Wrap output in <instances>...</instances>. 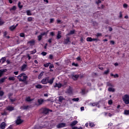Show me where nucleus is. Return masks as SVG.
I'll return each instance as SVG.
<instances>
[{"mask_svg":"<svg viewBox=\"0 0 129 129\" xmlns=\"http://www.w3.org/2000/svg\"><path fill=\"white\" fill-rule=\"evenodd\" d=\"M44 101H45V100H44L42 99H39L38 100V102L39 105L43 104V103H44Z\"/></svg>","mask_w":129,"mask_h":129,"instance_id":"15","label":"nucleus"},{"mask_svg":"<svg viewBox=\"0 0 129 129\" xmlns=\"http://www.w3.org/2000/svg\"><path fill=\"white\" fill-rule=\"evenodd\" d=\"M63 97L62 96H60L59 98H58V100L59 101H60V102H61V101H62V100H63Z\"/></svg>","mask_w":129,"mask_h":129,"instance_id":"44","label":"nucleus"},{"mask_svg":"<svg viewBox=\"0 0 129 129\" xmlns=\"http://www.w3.org/2000/svg\"><path fill=\"white\" fill-rule=\"evenodd\" d=\"M128 114H129V110H125L124 111V114H125V115H128Z\"/></svg>","mask_w":129,"mask_h":129,"instance_id":"34","label":"nucleus"},{"mask_svg":"<svg viewBox=\"0 0 129 129\" xmlns=\"http://www.w3.org/2000/svg\"><path fill=\"white\" fill-rule=\"evenodd\" d=\"M18 7H19V9L23 8V5H21V2L18 3Z\"/></svg>","mask_w":129,"mask_h":129,"instance_id":"36","label":"nucleus"},{"mask_svg":"<svg viewBox=\"0 0 129 129\" xmlns=\"http://www.w3.org/2000/svg\"><path fill=\"white\" fill-rule=\"evenodd\" d=\"M26 101H32V99L29 97H28L26 98Z\"/></svg>","mask_w":129,"mask_h":129,"instance_id":"38","label":"nucleus"},{"mask_svg":"<svg viewBox=\"0 0 129 129\" xmlns=\"http://www.w3.org/2000/svg\"><path fill=\"white\" fill-rule=\"evenodd\" d=\"M54 87H58V88H60L62 87V84L60 83H56V85L54 86Z\"/></svg>","mask_w":129,"mask_h":129,"instance_id":"23","label":"nucleus"},{"mask_svg":"<svg viewBox=\"0 0 129 129\" xmlns=\"http://www.w3.org/2000/svg\"><path fill=\"white\" fill-rule=\"evenodd\" d=\"M6 125H7V124L5 122H2L0 125V127L2 129H5L6 127Z\"/></svg>","mask_w":129,"mask_h":129,"instance_id":"12","label":"nucleus"},{"mask_svg":"<svg viewBox=\"0 0 129 129\" xmlns=\"http://www.w3.org/2000/svg\"><path fill=\"white\" fill-rule=\"evenodd\" d=\"M17 78L19 81L25 82L27 80L28 77L26 76V74L22 73L17 77Z\"/></svg>","mask_w":129,"mask_h":129,"instance_id":"1","label":"nucleus"},{"mask_svg":"<svg viewBox=\"0 0 129 129\" xmlns=\"http://www.w3.org/2000/svg\"><path fill=\"white\" fill-rule=\"evenodd\" d=\"M28 44H29V45H30V46H33L34 45H35V40H32L31 41H28Z\"/></svg>","mask_w":129,"mask_h":129,"instance_id":"14","label":"nucleus"},{"mask_svg":"<svg viewBox=\"0 0 129 129\" xmlns=\"http://www.w3.org/2000/svg\"><path fill=\"white\" fill-rule=\"evenodd\" d=\"M74 33H75V30H72L69 34H68L67 36H69V35H73Z\"/></svg>","mask_w":129,"mask_h":129,"instance_id":"32","label":"nucleus"},{"mask_svg":"<svg viewBox=\"0 0 129 129\" xmlns=\"http://www.w3.org/2000/svg\"><path fill=\"white\" fill-rule=\"evenodd\" d=\"M7 109L9 110V111H12V110H14V108L12 106H8Z\"/></svg>","mask_w":129,"mask_h":129,"instance_id":"29","label":"nucleus"},{"mask_svg":"<svg viewBox=\"0 0 129 129\" xmlns=\"http://www.w3.org/2000/svg\"><path fill=\"white\" fill-rule=\"evenodd\" d=\"M4 24V21L2 20L1 18H0V26H2V25H3Z\"/></svg>","mask_w":129,"mask_h":129,"instance_id":"46","label":"nucleus"},{"mask_svg":"<svg viewBox=\"0 0 129 129\" xmlns=\"http://www.w3.org/2000/svg\"><path fill=\"white\" fill-rule=\"evenodd\" d=\"M50 64H51L50 62L46 63L44 64V67H48L49 65H50Z\"/></svg>","mask_w":129,"mask_h":129,"instance_id":"39","label":"nucleus"},{"mask_svg":"<svg viewBox=\"0 0 129 129\" xmlns=\"http://www.w3.org/2000/svg\"><path fill=\"white\" fill-rule=\"evenodd\" d=\"M119 17L120 18H122V14H121V12H120V13H119Z\"/></svg>","mask_w":129,"mask_h":129,"instance_id":"59","label":"nucleus"},{"mask_svg":"<svg viewBox=\"0 0 129 129\" xmlns=\"http://www.w3.org/2000/svg\"><path fill=\"white\" fill-rule=\"evenodd\" d=\"M7 35H8V32L7 31H5L4 32V37L5 38H7V39H10L9 36H7Z\"/></svg>","mask_w":129,"mask_h":129,"instance_id":"33","label":"nucleus"},{"mask_svg":"<svg viewBox=\"0 0 129 129\" xmlns=\"http://www.w3.org/2000/svg\"><path fill=\"white\" fill-rule=\"evenodd\" d=\"M41 111L43 113H44L45 114H47V113H48V112H49V111L52 112V110H49L47 108H42L41 109Z\"/></svg>","mask_w":129,"mask_h":129,"instance_id":"5","label":"nucleus"},{"mask_svg":"<svg viewBox=\"0 0 129 129\" xmlns=\"http://www.w3.org/2000/svg\"><path fill=\"white\" fill-rule=\"evenodd\" d=\"M14 74L15 75H18V74H19V72H14Z\"/></svg>","mask_w":129,"mask_h":129,"instance_id":"63","label":"nucleus"},{"mask_svg":"<svg viewBox=\"0 0 129 129\" xmlns=\"http://www.w3.org/2000/svg\"><path fill=\"white\" fill-rule=\"evenodd\" d=\"M123 101L124 102L125 104H129V95H124L122 96Z\"/></svg>","mask_w":129,"mask_h":129,"instance_id":"2","label":"nucleus"},{"mask_svg":"<svg viewBox=\"0 0 129 129\" xmlns=\"http://www.w3.org/2000/svg\"><path fill=\"white\" fill-rule=\"evenodd\" d=\"M77 123H78V121L77 120H74L71 123L70 125L73 126V125H75L77 124Z\"/></svg>","mask_w":129,"mask_h":129,"instance_id":"16","label":"nucleus"},{"mask_svg":"<svg viewBox=\"0 0 129 129\" xmlns=\"http://www.w3.org/2000/svg\"><path fill=\"white\" fill-rule=\"evenodd\" d=\"M21 71H26L27 70V65L26 64H23L21 68Z\"/></svg>","mask_w":129,"mask_h":129,"instance_id":"10","label":"nucleus"},{"mask_svg":"<svg viewBox=\"0 0 129 129\" xmlns=\"http://www.w3.org/2000/svg\"><path fill=\"white\" fill-rule=\"evenodd\" d=\"M73 101H79V98H73L72 99Z\"/></svg>","mask_w":129,"mask_h":129,"instance_id":"37","label":"nucleus"},{"mask_svg":"<svg viewBox=\"0 0 129 129\" xmlns=\"http://www.w3.org/2000/svg\"><path fill=\"white\" fill-rule=\"evenodd\" d=\"M44 75L43 72H42L39 75H38V79H41L42 77Z\"/></svg>","mask_w":129,"mask_h":129,"instance_id":"26","label":"nucleus"},{"mask_svg":"<svg viewBox=\"0 0 129 129\" xmlns=\"http://www.w3.org/2000/svg\"><path fill=\"white\" fill-rule=\"evenodd\" d=\"M4 94V91H0V96H3Z\"/></svg>","mask_w":129,"mask_h":129,"instance_id":"48","label":"nucleus"},{"mask_svg":"<svg viewBox=\"0 0 129 129\" xmlns=\"http://www.w3.org/2000/svg\"><path fill=\"white\" fill-rule=\"evenodd\" d=\"M18 26H19L18 24H17L16 26L13 25L10 27V30H11V31H14L15 29H16L17 27H18Z\"/></svg>","mask_w":129,"mask_h":129,"instance_id":"9","label":"nucleus"},{"mask_svg":"<svg viewBox=\"0 0 129 129\" xmlns=\"http://www.w3.org/2000/svg\"><path fill=\"white\" fill-rule=\"evenodd\" d=\"M108 91H110V92H114L115 90L114 89V88H113L112 87H110L108 88Z\"/></svg>","mask_w":129,"mask_h":129,"instance_id":"24","label":"nucleus"},{"mask_svg":"<svg viewBox=\"0 0 129 129\" xmlns=\"http://www.w3.org/2000/svg\"><path fill=\"white\" fill-rule=\"evenodd\" d=\"M123 8H124V9H126V8H127V5L124 4L123 5Z\"/></svg>","mask_w":129,"mask_h":129,"instance_id":"56","label":"nucleus"},{"mask_svg":"<svg viewBox=\"0 0 129 129\" xmlns=\"http://www.w3.org/2000/svg\"><path fill=\"white\" fill-rule=\"evenodd\" d=\"M27 16H32V13L31 12V11L27 10L26 11Z\"/></svg>","mask_w":129,"mask_h":129,"instance_id":"31","label":"nucleus"},{"mask_svg":"<svg viewBox=\"0 0 129 129\" xmlns=\"http://www.w3.org/2000/svg\"><path fill=\"white\" fill-rule=\"evenodd\" d=\"M78 77H79V76H78V75L72 76V78L74 79V80H77V78H78Z\"/></svg>","mask_w":129,"mask_h":129,"instance_id":"22","label":"nucleus"},{"mask_svg":"<svg viewBox=\"0 0 129 129\" xmlns=\"http://www.w3.org/2000/svg\"><path fill=\"white\" fill-rule=\"evenodd\" d=\"M36 49H34L33 51L30 52V54L34 55V54H35V53H36Z\"/></svg>","mask_w":129,"mask_h":129,"instance_id":"43","label":"nucleus"},{"mask_svg":"<svg viewBox=\"0 0 129 129\" xmlns=\"http://www.w3.org/2000/svg\"><path fill=\"white\" fill-rule=\"evenodd\" d=\"M49 82V77H46L41 80L42 84H47Z\"/></svg>","mask_w":129,"mask_h":129,"instance_id":"4","label":"nucleus"},{"mask_svg":"<svg viewBox=\"0 0 129 129\" xmlns=\"http://www.w3.org/2000/svg\"><path fill=\"white\" fill-rule=\"evenodd\" d=\"M72 129H82V127H80L78 128V127L75 126V127H73Z\"/></svg>","mask_w":129,"mask_h":129,"instance_id":"47","label":"nucleus"},{"mask_svg":"<svg viewBox=\"0 0 129 129\" xmlns=\"http://www.w3.org/2000/svg\"><path fill=\"white\" fill-rule=\"evenodd\" d=\"M49 58V59H53V55L50 54Z\"/></svg>","mask_w":129,"mask_h":129,"instance_id":"60","label":"nucleus"},{"mask_svg":"<svg viewBox=\"0 0 129 129\" xmlns=\"http://www.w3.org/2000/svg\"><path fill=\"white\" fill-rule=\"evenodd\" d=\"M9 80L14 81V80H15V78H14V77H10L9 78Z\"/></svg>","mask_w":129,"mask_h":129,"instance_id":"45","label":"nucleus"},{"mask_svg":"<svg viewBox=\"0 0 129 129\" xmlns=\"http://www.w3.org/2000/svg\"><path fill=\"white\" fill-rule=\"evenodd\" d=\"M109 31L110 32H111V31H112V28H111V27H109Z\"/></svg>","mask_w":129,"mask_h":129,"instance_id":"64","label":"nucleus"},{"mask_svg":"<svg viewBox=\"0 0 129 129\" xmlns=\"http://www.w3.org/2000/svg\"><path fill=\"white\" fill-rule=\"evenodd\" d=\"M16 10H17V7H16V6H14L10 9L11 11H16Z\"/></svg>","mask_w":129,"mask_h":129,"instance_id":"40","label":"nucleus"},{"mask_svg":"<svg viewBox=\"0 0 129 129\" xmlns=\"http://www.w3.org/2000/svg\"><path fill=\"white\" fill-rule=\"evenodd\" d=\"M72 65H73V66H76V67L78 66V64H77V63H72Z\"/></svg>","mask_w":129,"mask_h":129,"instance_id":"62","label":"nucleus"},{"mask_svg":"<svg viewBox=\"0 0 129 129\" xmlns=\"http://www.w3.org/2000/svg\"><path fill=\"white\" fill-rule=\"evenodd\" d=\"M118 75L117 74L114 75V78H118Z\"/></svg>","mask_w":129,"mask_h":129,"instance_id":"54","label":"nucleus"},{"mask_svg":"<svg viewBox=\"0 0 129 129\" xmlns=\"http://www.w3.org/2000/svg\"><path fill=\"white\" fill-rule=\"evenodd\" d=\"M48 33H49V31L43 32L41 33L40 35H39L38 36V41H41V40H42V37H43V36H45V35H47Z\"/></svg>","mask_w":129,"mask_h":129,"instance_id":"3","label":"nucleus"},{"mask_svg":"<svg viewBox=\"0 0 129 129\" xmlns=\"http://www.w3.org/2000/svg\"><path fill=\"white\" fill-rule=\"evenodd\" d=\"M22 122H23V120L21 119L20 117H18L16 121V123H17V124H21Z\"/></svg>","mask_w":129,"mask_h":129,"instance_id":"6","label":"nucleus"},{"mask_svg":"<svg viewBox=\"0 0 129 129\" xmlns=\"http://www.w3.org/2000/svg\"><path fill=\"white\" fill-rule=\"evenodd\" d=\"M109 73V69H108L107 71H105L104 72V74H108Z\"/></svg>","mask_w":129,"mask_h":129,"instance_id":"42","label":"nucleus"},{"mask_svg":"<svg viewBox=\"0 0 129 129\" xmlns=\"http://www.w3.org/2000/svg\"><path fill=\"white\" fill-rule=\"evenodd\" d=\"M66 124L64 123H60L57 125V128H61V127H64L65 126Z\"/></svg>","mask_w":129,"mask_h":129,"instance_id":"7","label":"nucleus"},{"mask_svg":"<svg viewBox=\"0 0 129 129\" xmlns=\"http://www.w3.org/2000/svg\"><path fill=\"white\" fill-rule=\"evenodd\" d=\"M90 105L92 106H97V107H99V105L97 102L91 103Z\"/></svg>","mask_w":129,"mask_h":129,"instance_id":"11","label":"nucleus"},{"mask_svg":"<svg viewBox=\"0 0 129 129\" xmlns=\"http://www.w3.org/2000/svg\"><path fill=\"white\" fill-rule=\"evenodd\" d=\"M36 88L41 89L42 88L43 86L40 84L35 85Z\"/></svg>","mask_w":129,"mask_h":129,"instance_id":"27","label":"nucleus"},{"mask_svg":"<svg viewBox=\"0 0 129 129\" xmlns=\"http://www.w3.org/2000/svg\"><path fill=\"white\" fill-rule=\"evenodd\" d=\"M67 93H68V94H70V95H71V94H72L73 93L72 89L70 88L69 90H68L67 91Z\"/></svg>","mask_w":129,"mask_h":129,"instance_id":"19","label":"nucleus"},{"mask_svg":"<svg viewBox=\"0 0 129 129\" xmlns=\"http://www.w3.org/2000/svg\"><path fill=\"white\" fill-rule=\"evenodd\" d=\"M104 0H98V2H97V4L98 5V4H100L101 2H103Z\"/></svg>","mask_w":129,"mask_h":129,"instance_id":"52","label":"nucleus"},{"mask_svg":"<svg viewBox=\"0 0 129 129\" xmlns=\"http://www.w3.org/2000/svg\"><path fill=\"white\" fill-rule=\"evenodd\" d=\"M108 103L109 105L112 104V100H109L108 102Z\"/></svg>","mask_w":129,"mask_h":129,"instance_id":"51","label":"nucleus"},{"mask_svg":"<svg viewBox=\"0 0 129 129\" xmlns=\"http://www.w3.org/2000/svg\"><path fill=\"white\" fill-rule=\"evenodd\" d=\"M20 37H25V34H24V33H20Z\"/></svg>","mask_w":129,"mask_h":129,"instance_id":"50","label":"nucleus"},{"mask_svg":"<svg viewBox=\"0 0 129 129\" xmlns=\"http://www.w3.org/2000/svg\"><path fill=\"white\" fill-rule=\"evenodd\" d=\"M7 78H8L7 77H5L1 79L0 80V84H2V83L5 82V80H6V79H7Z\"/></svg>","mask_w":129,"mask_h":129,"instance_id":"18","label":"nucleus"},{"mask_svg":"<svg viewBox=\"0 0 129 129\" xmlns=\"http://www.w3.org/2000/svg\"><path fill=\"white\" fill-rule=\"evenodd\" d=\"M32 20H33V18L32 17H28V21L29 22H31V21H32Z\"/></svg>","mask_w":129,"mask_h":129,"instance_id":"53","label":"nucleus"},{"mask_svg":"<svg viewBox=\"0 0 129 129\" xmlns=\"http://www.w3.org/2000/svg\"><path fill=\"white\" fill-rule=\"evenodd\" d=\"M61 34H62V33L61 32V31L58 32V33L56 35L57 39H60V38L62 37V36H61Z\"/></svg>","mask_w":129,"mask_h":129,"instance_id":"13","label":"nucleus"},{"mask_svg":"<svg viewBox=\"0 0 129 129\" xmlns=\"http://www.w3.org/2000/svg\"><path fill=\"white\" fill-rule=\"evenodd\" d=\"M70 43V39L69 37H68L66 40H64L65 44H69Z\"/></svg>","mask_w":129,"mask_h":129,"instance_id":"20","label":"nucleus"},{"mask_svg":"<svg viewBox=\"0 0 129 129\" xmlns=\"http://www.w3.org/2000/svg\"><path fill=\"white\" fill-rule=\"evenodd\" d=\"M87 42H92V41H97V39L96 38L92 39L91 37H87Z\"/></svg>","mask_w":129,"mask_h":129,"instance_id":"8","label":"nucleus"},{"mask_svg":"<svg viewBox=\"0 0 129 129\" xmlns=\"http://www.w3.org/2000/svg\"><path fill=\"white\" fill-rule=\"evenodd\" d=\"M28 106H23L21 108H22V109H28Z\"/></svg>","mask_w":129,"mask_h":129,"instance_id":"41","label":"nucleus"},{"mask_svg":"<svg viewBox=\"0 0 129 129\" xmlns=\"http://www.w3.org/2000/svg\"><path fill=\"white\" fill-rule=\"evenodd\" d=\"M54 79L55 78H52V79L49 80V78H48V83H49V84H52Z\"/></svg>","mask_w":129,"mask_h":129,"instance_id":"21","label":"nucleus"},{"mask_svg":"<svg viewBox=\"0 0 129 129\" xmlns=\"http://www.w3.org/2000/svg\"><path fill=\"white\" fill-rule=\"evenodd\" d=\"M47 124L48 123H46V126H38L37 127H35V129H41V128H43V127H46Z\"/></svg>","mask_w":129,"mask_h":129,"instance_id":"25","label":"nucleus"},{"mask_svg":"<svg viewBox=\"0 0 129 129\" xmlns=\"http://www.w3.org/2000/svg\"><path fill=\"white\" fill-rule=\"evenodd\" d=\"M107 86H111V87H113V85L110 83V82H107Z\"/></svg>","mask_w":129,"mask_h":129,"instance_id":"35","label":"nucleus"},{"mask_svg":"<svg viewBox=\"0 0 129 129\" xmlns=\"http://www.w3.org/2000/svg\"><path fill=\"white\" fill-rule=\"evenodd\" d=\"M89 125H90V126H91V127H93V126L95 125V124H94V123L91 122H89Z\"/></svg>","mask_w":129,"mask_h":129,"instance_id":"30","label":"nucleus"},{"mask_svg":"<svg viewBox=\"0 0 129 129\" xmlns=\"http://www.w3.org/2000/svg\"><path fill=\"white\" fill-rule=\"evenodd\" d=\"M4 72H7V69L0 70V77H2Z\"/></svg>","mask_w":129,"mask_h":129,"instance_id":"17","label":"nucleus"},{"mask_svg":"<svg viewBox=\"0 0 129 129\" xmlns=\"http://www.w3.org/2000/svg\"><path fill=\"white\" fill-rule=\"evenodd\" d=\"M110 44H111V45H114V41L111 40L110 41Z\"/></svg>","mask_w":129,"mask_h":129,"instance_id":"61","label":"nucleus"},{"mask_svg":"<svg viewBox=\"0 0 129 129\" xmlns=\"http://www.w3.org/2000/svg\"><path fill=\"white\" fill-rule=\"evenodd\" d=\"M96 36H97V37H101L102 34H101V33H97Z\"/></svg>","mask_w":129,"mask_h":129,"instance_id":"55","label":"nucleus"},{"mask_svg":"<svg viewBox=\"0 0 129 129\" xmlns=\"http://www.w3.org/2000/svg\"><path fill=\"white\" fill-rule=\"evenodd\" d=\"M41 55H42L43 56H46V55H47V52H45L43 51V52L41 53Z\"/></svg>","mask_w":129,"mask_h":129,"instance_id":"49","label":"nucleus"},{"mask_svg":"<svg viewBox=\"0 0 129 129\" xmlns=\"http://www.w3.org/2000/svg\"><path fill=\"white\" fill-rule=\"evenodd\" d=\"M54 68V66L53 64H50L49 66V69H52V68Z\"/></svg>","mask_w":129,"mask_h":129,"instance_id":"58","label":"nucleus"},{"mask_svg":"<svg viewBox=\"0 0 129 129\" xmlns=\"http://www.w3.org/2000/svg\"><path fill=\"white\" fill-rule=\"evenodd\" d=\"M50 35L51 36H55V33L53 32H50Z\"/></svg>","mask_w":129,"mask_h":129,"instance_id":"57","label":"nucleus"},{"mask_svg":"<svg viewBox=\"0 0 129 129\" xmlns=\"http://www.w3.org/2000/svg\"><path fill=\"white\" fill-rule=\"evenodd\" d=\"M6 60H7L6 57H2L1 59L0 62H1V63H5V61H6Z\"/></svg>","mask_w":129,"mask_h":129,"instance_id":"28","label":"nucleus"}]
</instances>
